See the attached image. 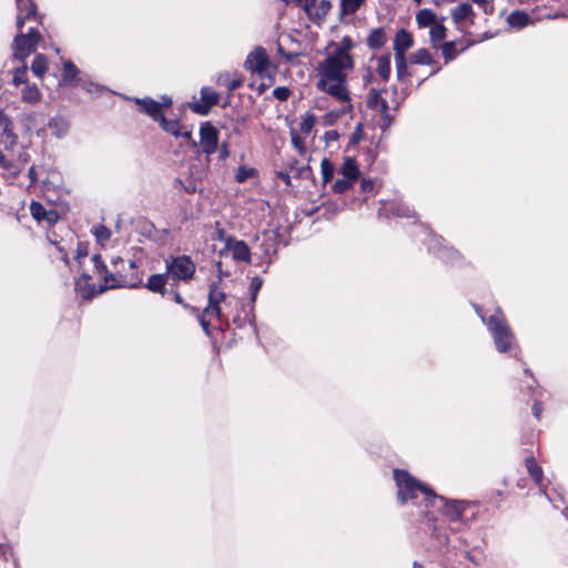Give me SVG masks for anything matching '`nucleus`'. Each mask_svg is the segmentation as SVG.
<instances>
[{"mask_svg":"<svg viewBox=\"0 0 568 568\" xmlns=\"http://www.w3.org/2000/svg\"><path fill=\"white\" fill-rule=\"evenodd\" d=\"M355 42L349 36L339 42L327 45L326 57L316 68V88L342 103V112L352 110L351 93L347 87V73L355 67L352 50Z\"/></svg>","mask_w":568,"mask_h":568,"instance_id":"nucleus-1","label":"nucleus"},{"mask_svg":"<svg viewBox=\"0 0 568 568\" xmlns=\"http://www.w3.org/2000/svg\"><path fill=\"white\" fill-rule=\"evenodd\" d=\"M75 260L84 278H98L102 282V288L115 287H136L140 285L141 280L130 281L126 274L123 273L125 262L122 257L118 256L112 258V271H108L99 255L89 257L88 245L79 243L77 247Z\"/></svg>","mask_w":568,"mask_h":568,"instance_id":"nucleus-2","label":"nucleus"},{"mask_svg":"<svg viewBox=\"0 0 568 568\" xmlns=\"http://www.w3.org/2000/svg\"><path fill=\"white\" fill-rule=\"evenodd\" d=\"M395 481L397 485V497L400 503H406L408 499H416L419 495L428 505L443 508L444 515L450 523H458L462 520L465 511V504L460 501H446L444 498L438 497L426 485L419 483L412 477L407 471L396 469L394 471Z\"/></svg>","mask_w":568,"mask_h":568,"instance_id":"nucleus-3","label":"nucleus"},{"mask_svg":"<svg viewBox=\"0 0 568 568\" xmlns=\"http://www.w3.org/2000/svg\"><path fill=\"white\" fill-rule=\"evenodd\" d=\"M17 3V28L20 31L13 40V57L23 61L32 52L36 51L37 45L41 39V34L34 28L30 27L27 33L22 32L26 21H38L36 4L32 0H16Z\"/></svg>","mask_w":568,"mask_h":568,"instance_id":"nucleus-4","label":"nucleus"},{"mask_svg":"<svg viewBox=\"0 0 568 568\" xmlns=\"http://www.w3.org/2000/svg\"><path fill=\"white\" fill-rule=\"evenodd\" d=\"M30 161L28 148L18 143L16 134L0 141V169L16 179Z\"/></svg>","mask_w":568,"mask_h":568,"instance_id":"nucleus-5","label":"nucleus"},{"mask_svg":"<svg viewBox=\"0 0 568 568\" xmlns=\"http://www.w3.org/2000/svg\"><path fill=\"white\" fill-rule=\"evenodd\" d=\"M234 297L229 296L219 283H213L209 292V304L199 315V322L206 335L210 334V323L213 318L222 320L224 316L222 304L225 308L232 306Z\"/></svg>","mask_w":568,"mask_h":568,"instance_id":"nucleus-6","label":"nucleus"},{"mask_svg":"<svg viewBox=\"0 0 568 568\" xmlns=\"http://www.w3.org/2000/svg\"><path fill=\"white\" fill-rule=\"evenodd\" d=\"M487 326L494 337L497 351L500 353L509 351L514 343V335L500 310H497L496 313L488 318Z\"/></svg>","mask_w":568,"mask_h":568,"instance_id":"nucleus-7","label":"nucleus"},{"mask_svg":"<svg viewBox=\"0 0 568 568\" xmlns=\"http://www.w3.org/2000/svg\"><path fill=\"white\" fill-rule=\"evenodd\" d=\"M270 58L266 50L258 47L255 48L246 58L244 67L251 73L258 75L261 79H268L272 82V72L270 68Z\"/></svg>","mask_w":568,"mask_h":568,"instance_id":"nucleus-8","label":"nucleus"},{"mask_svg":"<svg viewBox=\"0 0 568 568\" xmlns=\"http://www.w3.org/2000/svg\"><path fill=\"white\" fill-rule=\"evenodd\" d=\"M384 94H387V91L372 89L367 97V106L382 115V128L386 129L392 123V115L389 114V111L392 109L396 110L399 104L398 102H395L390 105Z\"/></svg>","mask_w":568,"mask_h":568,"instance_id":"nucleus-9","label":"nucleus"},{"mask_svg":"<svg viewBox=\"0 0 568 568\" xmlns=\"http://www.w3.org/2000/svg\"><path fill=\"white\" fill-rule=\"evenodd\" d=\"M195 272V264L185 255L178 256L168 263V273L172 278L187 281Z\"/></svg>","mask_w":568,"mask_h":568,"instance_id":"nucleus-10","label":"nucleus"},{"mask_svg":"<svg viewBox=\"0 0 568 568\" xmlns=\"http://www.w3.org/2000/svg\"><path fill=\"white\" fill-rule=\"evenodd\" d=\"M219 132L210 123L205 122L200 128V144L204 153L213 154L217 149Z\"/></svg>","mask_w":568,"mask_h":568,"instance_id":"nucleus-11","label":"nucleus"},{"mask_svg":"<svg viewBox=\"0 0 568 568\" xmlns=\"http://www.w3.org/2000/svg\"><path fill=\"white\" fill-rule=\"evenodd\" d=\"M303 9L310 19L320 22L324 20L332 9V3L329 0H305Z\"/></svg>","mask_w":568,"mask_h":568,"instance_id":"nucleus-12","label":"nucleus"},{"mask_svg":"<svg viewBox=\"0 0 568 568\" xmlns=\"http://www.w3.org/2000/svg\"><path fill=\"white\" fill-rule=\"evenodd\" d=\"M219 94L212 90L211 88H203L201 90V99L199 101H194L190 104V108L199 114H206L210 109L217 104Z\"/></svg>","mask_w":568,"mask_h":568,"instance_id":"nucleus-13","label":"nucleus"},{"mask_svg":"<svg viewBox=\"0 0 568 568\" xmlns=\"http://www.w3.org/2000/svg\"><path fill=\"white\" fill-rule=\"evenodd\" d=\"M225 250L231 254L235 261L246 262L251 261V252L244 241H237L229 237L226 240Z\"/></svg>","mask_w":568,"mask_h":568,"instance_id":"nucleus-14","label":"nucleus"},{"mask_svg":"<svg viewBox=\"0 0 568 568\" xmlns=\"http://www.w3.org/2000/svg\"><path fill=\"white\" fill-rule=\"evenodd\" d=\"M140 111L151 116L154 121H160L163 116L162 104L151 98L135 99Z\"/></svg>","mask_w":568,"mask_h":568,"instance_id":"nucleus-15","label":"nucleus"},{"mask_svg":"<svg viewBox=\"0 0 568 568\" xmlns=\"http://www.w3.org/2000/svg\"><path fill=\"white\" fill-rule=\"evenodd\" d=\"M413 43L412 34L404 29L399 30L394 39V54L402 53L404 55L406 51L413 47Z\"/></svg>","mask_w":568,"mask_h":568,"instance_id":"nucleus-16","label":"nucleus"},{"mask_svg":"<svg viewBox=\"0 0 568 568\" xmlns=\"http://www.w3.org/2000/svg\"><path fill=\"white\" fill-rule=\"evenodd\" d=\"M507 22L511 28L523 29L534 23L531 17L521 10H515L507 17Z\"/></svg>","mask_w":568,"mask_h":568,"instance_id":"nucleus-17","label":"nucleus"},{"mask_svg":"<svg viewBox=\"0 0 568 568\" xmlns=\"http://www.w3.org/2000/svg\"><path fill=\"white\" fill-rule=\"evenodd\" d=\"M159 122L161 124V128L165 132H168L176 138H179V136H183L185 139L191 138V132L187 130L182 131L180 123L175 120H166L164 116H162Z\"/></svg>","mask_w":568,"mask_h":568,"instance_id":"nucleus-18","label":"nucleus"},{"mask_svg":"<svg viewBox=\"0 0 568 568\" xmlns=\"http://www.w3.org/2000/svg\"><path fill=\"white\" fill-rule=\"evenodd\" d=\"M376 72L383 81H388L392 72L389 54H384L376 58Z\"/></svg>","mask_w":568,"mask_h":568,"instance_id":"nucleus-19","label":"nucleus"},{"mask_svg":"<svg viewBox=\"0 0 568 568\" xmlns=\"http://www.w3.org/2000/svg\"><path fill=\"white\" fill-rule=\"evenodd\" d=\"M339 173L356 182L359 175V170L356 161L353 158H346L339 169Z\"/></svg>","mask_w":568,"mask_h":568,"instance_id":"nucleus-20","label":"nucleus"},{"mask_svg":"<svg viewBox=\"0 0 568 568\" xmlns=\"http://www.w3.org/2000/svg\"><path fill=\"white\" fill-rule=\"evenodd\" d=\"M217 83L220 85H224L229 91H234L242 85V79L239 74H220L217 78Z\"/></svg>","mask_w":568,"mask_h":568,"instance_id":"nucleus-21","label":"nucleus"},{"mask_svg":"<svg viewBox=\"0 0 568 568\" xmlns=\"http://www.w3.org/2000/svg\"><path fill=\"white\" fill-rule=\"evenodd\" d=\"M21 99L29 104H36L41 100V93L36 84H26L21 91Z\"/></svg>","mask_w":568,"mask_h":568,"instance_id":"nucleus-22","label":"nucleus"},{"mask_svg":"<svg viewBox=\"0 0 568 568\" xmlns=\"http://www.w3.org/2000/svg\"><path fill=\"white\" fill-rule=\"evenodd\" d=\"M474 16V11L470 4L468 3H460L452 11V18L455 23H460L464 20L470 18Z\"/></svg>","mask_w":568,"mask_h":568,"instance_id":"nucleus-23","label":"nucleus"},{"mask_svg":"<svg viewBox=\"0 0 568 568\" xmlns=\"http://www.w3.org/2000/svg\"><path fill=\"white\" fill-rule=\"evenodd\" d=\"M419 28L433 27L436 23V14L429 9L419 10L416 14Z\"/></svg>","mask_w":568,"mask_h":568,"instance_id":"nucleus-24","label":"nucleus"},{"mask_svg":"<svg viewBox=\"0 0 568 568\" xmlns=\"http://www.w3.org/2000/svg\"><path fill=\"white\" fill-rule=\"evenodd\" d=\"M385 42H386V34H385V31L381 28L374 29L367 39L368 47L372 49H378V48L383 47L385 44Z\"/></svg>","mask_w":568,"mask_h":568,"instance_id":"nucleus-25","label":"nucleus"},{"mask_svg":"<svg viewBox=\"0 0 568 568\" xmlns=\"http://www.w3.org/2000/svg\"><path fill=\"white\" fill-rule=\"evenodd\" d=\"M48 70V60L43 54H38L32 61L31 71L38 78H42Z\"/></svg>","mask_w":568,"mask_h":568,"instance_id":"nucleus-26","label":"nucleus"},{"mask_svg":"<svg viewBox=\"0 0 568 568\" xmlns=\"http://www.w3.org/2000/svg\"><path fill=\"white\" fill-rule=\"evenodd\" d=\"M316 123V118L312 113H306L302 116L300 123V132L304 136H310Z\"/></svg>","mask_w":568,"mask_h":568,"instance_id":"nucleus-27","label":"nucleus"},{"mask_svg":"<svg viewBox=\"0 0 568 568\" xmlns=\"http://www.w3.org/2000/svg\"><path fill=\"white\" fill-rule=\"evenodd\" d=\"M526 467L529 475L534 478V480L540 485L542 479V469L537 465L535 458L528 457L526 458Z\"/></svg>","mask_w":568,"mask_h":568,"instance_id":"nucleus-28","label":"nucleus"},{"mask_svg":"<svg viewBox=\"0 0 568 568\" xmlns=\"http://www.w3.org/2000/svg\"><path fill=\"white\" fill-rule=\"evenodd\" d=\"M165 282V275L155 274L149 277L146 287L152 292L161 293L164 288Z\"/></svg>","mask_w":568,"mask_h":568,"instance_id":"nucleus-29","label":"nucleus"},{"mask_svg":"<svg viewBox=\"0 0 568 568\" xmlns=\"http://www.w3.org/2000/svg\"><path fill=\"white\" fill-rule=\"evenodd\" d=\"M80 71L70 60L63 62V82L69 83L77 79Z\"/></svg>","mask_w":568,"mask_h":568,"instance_id":"nucleus-30","label":"nucleus"},{"mask_svg":"<svg viewBox=\"0 0 568 568\" xmlns=\"http://www.w3.org/2000/svg\"><path fill=\"white\" fill-rule=\"evenodd\" d=\"M430 41L435 45L436 43L440 42L446 37V28L443 23H435L433 27H430L429 31Z\"/></svg>","mask_w":568,"mask_h":568,"instance_id":"nucleus-31","label":"nucleus"},{"mask_svg":"<svg viewBox=\"0 0 568 568\" xmlns=\"http://www.w3.org/2000/svg\"><path fill=\"white\" fill-rule=\"evenodd\" d=\"M321 171L324 183H328L333 180L335 173V166L328 159H323L321 162Z\"/></svg>","mask_w":568,"mask_h":568,"instance_id":"nucleus-32","label":"nucleus"},{"mask_svg":"<svg viewBox=\"0 0 568 568\" xmlns=\"http://www.w3.org/2000/svg\"><path fill=\"white\" fill-rule=\"evenodd\" d=\"M365 0H341V11L343 14L355 13Z\"/></svg>","mask_w":568,"mask_h":568,"instance_id":"nucleus-33","label":"nucleus"},{"mask_svg":"<svg viewBox=\"0 0 568 568\" xmlns=\"http://www.w3.org/2000/svg\"><path fill=\"white\" fill-rule=\"evenodd\" d=\"M395 64H396V72H397V79L403 80L408 75L407 72V62L405 54L402 53L395 54Z\"/></svg>","mask_w":568,"mask_h":568,"instance_id":"nucleus-34","label":"nucleus"},{"mask_svg":"<svg viewBox=\"0 0 568 568\" xmlns=\"http://www.w3.org/2000/svg\"><path fill=\"white\" fill-rule=\"evenodd\" d=\"M306 138L307 136L302 135L295 130H291L292 144L298 151L300 154H304L306 152Z\"/></svg>","mask_w":568,"mask_h":568,"instance_id":"nucleus-35","label":"nucleus"},{"mask_svg":"<svg viewBox=\"0 0 568 568\" xmlns=\"http://www.w3.org/2000/svg\"><path fill=\"white\" fill-rule=\"evenodd\" d=\"M97 242L104 246L111 237V231L104 225H98L93 231Z\"/></svg>","mask_w":568,"mask_h":568,"instance_id":"nucleus-36","label":"nucleus"},{"mask_svg":"<svg viewBox=\"0 0 568 568\" xmlns=\"http://www.w3.org/2000/svg\"><path fill=\"white\" fill-rule=\"evenodd\" d=\"M412 61L416 64H432L433 58L428 50L419 49L412 55Z\"/></svg>","mask_w":568,"mask_h":568,"instance_id":"nucleus-37","label":"nucleus"},{"mask_svg":"<svg viewBox=\"0 0 568 568\" xmlns=\"http://www.w3.org/2000/svg\"><path fill=\"white\" fill-rule=\"evenodd\" d=\"M49 126L57 136H62L68 130V123L60 118L52 119Z\"/></svg>","mask_w":568,"mask_h":568,"instance_id":"nucleus-38","label":"nucleus"},{"mask_svg":"<svg viewBox=\"0 0 568 568\" xmlns=\"http://www.w3.org/2000/svg\"><path fill=\"white\" fill-rule=\"evenodd\" d=\"M0 130L2 138L14 134L12 131V123L2 110H0Z\"/></svg>","mask_w":568,"mask_h":568,"instance_id":"nucleus-39","label":"nucleus"},{"mask_svg":"<svg viewBox=\"0 0 568 568\" xmlns=\"http://www.w3.org/2000/svg\"><path fill=\"white\" fill-rule=\"evenodd\" d=\"M355 182L348 178L343 176L342 179H337L333 185V189L337 193H344L348 189L353 186Z\"/></svg>","mask_w":568,"mask_h":568,"instance_id":"nucleus-40","label":"nucleus"},{"mask_svg":"<svg viewBox=\"0 0 568 568\" xmlns=\"http://www.w3.org/2000/svg\"><path fill=\"white\" fill-rule=\"evenodd\" d=\"M442 53L447 62L454 60L457 57V52L455 50V42H445L442 45Z\"/></svg>","mask_w":568,"mask_h":568,"instance_id":"nucleus-41","label":"nucleus"},{"mask_svg":"<svg viewBox=\"0 0 568 568\" xmlns=\"http://www.w3.org/2000/svg\"><path fill=\"white\" fill-rule=\"evenodd\" d=\"M30 212L33 219L37 221H42V219L47 215V210L43 207L42 204L38 202H32L30 205Z\"/></svg>","mask_w":568,"mask_h":568,"instance_id":"nucleus-42","label":"nucleus"},{"mask_svg":"<svg viewBox=\"0 0 568 568\" xmlns=\"http://www.w3.org/2000/svg\"><path fill=\"white\" fill-rule=\"evenodd\" d=\"M12 82L14 85L27 83V65L23 64L21 68H17L13 74Z\"/></svg>","mask_w":568,"mask_h":568,"instance_id":"nucleus-43","label":"nucleus"},{"mask_svg":"<svg viewBox=\"0 0 568 568\" xmlns=\"http://www.w3.org/2000/svg\"><path fill=\"white\" fill-rule=\"evenodd\" d=\"M394 214L397 215V216H407V217H410L413 216V211L409 209L408 205H405V204H397L395 210H394Z\"/></svg>","mask_w":568,"mask_h":568,"instance_id":"nucleus-44","label":"nucleus"},{"mask_svg":"<svg viewBox=\"0 0 568 568\" xmlns=\"http://www.w3.org/2000/svg\"><path fill=\"white\" fill-rule=\"evenodd\" d=\"M273 94L280 101H285L290 97V90L285 87H277L274 89Z\"/></svg>","mask_w":568,"mask_h":568,"instance_id":"nucleus-45","label":"nucleus"},{"mask_svg":"<svg viewBox=\"0 0 568 568\" xmlns=\"http://www.w3.org/2000/svg\"><path fill=\"white\" fill-rule=\"evenodd\" d=\"M252 173H253L252 169H247L245 166H241L237 170L236 180L239 182H244L245 180H247L252 175Z\"/></svg>","mask_w":568,"mask_h":568,"instance_id":"nucleus-46","label":"nucleus"},{"mask_svg":"<svg viewBox=\"0 0 568 568\" xmlns=\"http://www.w3.org/2000/svg\"><path fill=\"white\" fill-rule=\"evenodd\" d=\"M77 85L82 87L88 92H94L98 89V85H95L94 83L89 82L82 78L77 79Z\"/></svg>","mask_w":568,"mask_h":568,"instance_id":"nucleus-47","label":"nucleus"},{"mask_svg":"<svg viewBox=\"0 0 568 568\" xmlns=\"http://www.w3.org/2000/svg\"><path fill=\"white\" fill-rule=\"evenodd\" d=\"M262 286V281L258 278H254L251 283V293H252V302L255 301L256 295Z\"/></svg>","mask_w":568,"mask_h":568,"instance_id":"nucleus-48","label":"nucleus"},{"mask_svg":"<svg viewBox=\"0 0 568 568\" xmlns=\"http://www.w3.org/2000/svg\"><path fill=\"white\" fill-rule=\"evenodd\" d=\"M59 216L55 211L50 210L47 212V215L42 219V221L48 222V224H54L58 221Z\"/></svg>","mask_w":568,"mask_h":568,"instance_id":"nucleus-49","label":"nucleus"},{"mask_svg":"<svg viewBox=\"0 0 568 568\" xmlns=\"http://www.w3.org/2000/svg\"><path fill=\"white\" fill-rule=\"evenodd\" d=\"M361 187L364 192H371L374 189V182L372 180H363L361 183Z\"/></svg>","mask_w":568,"mask_h":568,"instance_id":"nucleus-50","label":"nucleus"},{"mask_svg":"<svg viewBox=\"0 0 568 568\" xmlns=\"http://www.w3.org/2000/svg\"><path fill=\"white\" fill-rule=\"evenodd\" d=\"M174 300L176 303L182 304L185 308H190L193 313H196L194 307H190L189 305L184 304L183 298L179 293L175 294Z\"/></svg>","mask_w":568,"mask_h":568,"instance_id":"nucleus-51","label":"nucleus"},{"mask_svg":"<svg viewBox=\"0 0 568 568\" xmlns=\"http://www.w3.org/2000/svg\"><path fill=\"white\" fill-rule=\"evenodd\" d=\"M532 414L534 416L539 419L540 418V415H541V407L539 405V403H535L534 406H532Z\"/></svg>","mask_w":568,"mask_h":568,"instance_id":"nucleus-52","label":"nucleus"},{"mask_svg":"<svg viewBox=\"0 0 568 568\" xmlns=\"http://www.w3.org/2000/svg\"><path fill=\"white\" fill-rule=\"evenodd\" d=\"M29 178H30V181H31L32 184L37 182L38 175H37V171H36L34 166L30 168V170H29Z\"/></svg>","mask_w":568,"mask_h":568,"instance_id":"nucleus-53","label":"nucleus"},{"mask_svg":"<svg viewBox=\"0 0 568 568\" xmlns=\"http://www.w3.org/2000/svg\"><path fill=\"white\" fill-rule=\"evenodd\" d=\"M159 103L162 104V108H169L172 104V99L170 97L164 95L161 98V102Z\"/></svg>","mask_w":568,"mask_h":568,"instance_id":"nucleus-54","label":"nucleus"},{"mask_svg":"<svg viewBox=\"0 0 568 568\" xmlns=\"http://www.w3.org/2000/svg\"><path fill=\"white\" fill-rule=\"evenodd\" d=\"M456 0H434L436 6H442L449 2H455Z\"/></svg>","mask_w":568,"mask_h":568,"instance_id":"nucleus-55","label":"nucleus"},{"mask_svg":"<svg viewBox=\"0 0 568 568\" xmlns=\"http://www.w3.org/2000/svg\"><path fill=\"white\" fill-rule=\"evenodd\" d=\"M475 4H478L480 7L485 6L487 3V0H471Z\"/></svg>","mask_w":568,"mask_h":568,"instance_id":"nucleus-56","label":"nucleus"},{"mask_svg":"<svg viewBox=\"0 0 568 568\" xmlns=\"http://www.w3.org/2000/svg\"><path fill=\"white\" fill-rule=\"evenodd\" d=\"M227 155V150L226 148H223L222 152H221V158H225Z\"/></svg>","mask_w":568,"mask_h":568,"instance_id":"nucleus-57","label":"nucleus"},{"mask_svg":"<svg viewBox=\"0 0 568 568\" xmlns=\"http://www.w3.org/2000/svg\"><path fill=\"white\" fill-rule=\"evenodd\" d=\"M62 260L65 262V264H68V263H69V258H68L67 253H63V255H62Z\"/></svg>","mask_w":568,"mask_h":568,"instance_id":"nucleus-58","label":"nucleus"},{"mask_svg":"<svg viewBox=\"0 0 568 568\" xmlns=\"http://www.w3.org/2000/svg\"><path fill=\"white\" fill-rule=\"evenodd\" d=\"M128 265H129V267H130V268H132V270H133V268H135V263H134L133 261H130V262L128 263Z\"/></svg>","mask_w":568,"mask_h":568,"instance_id":"nucleus-59","label":"nucleus"},{"mask_svg":"<svg viewBox=\"0 0 568 568\" xmlns=\"http://www.w3.org/2000/svg\"><path fill=\"white\" fill-rule=\"evenodd\" d=\"M413 568H424V567L418 562H414Z\"/></svg>","mask_w":568,"mask_h":568,"instance_id":"nucleus-60","label":"nucleus"},{"mask_svg":"<svg viewBox=\"0 0 568 568\" xmlns=\"http://www.w3.org/2000/svg\"><path fill=\"white\" fill-rule=\"evenodd\" d=\"M564 514L568 518V508L564 511Z\"/></svg>","mask_w":568,"mask_h":568,"instance_id":"nucleus-61","label":"nucleus"},{"mask_svg":"<svg viewBox=\"0 0 568 568\" xmlns=\"http://www.w3.org/2000/svg\"><path fill=\"white\" fill-rule=\"evenodd\" d=\"M53 175H55V176H57V179H60V175H59V173H57V172H53Z\"/></svg>","mask_w":568,"mask_h":568,"instance_id":"nucleus-62","label":"nucleus"},{"mask_svg":"<svg viewBox=\"0 0 568 568\" xmlns=\"http://www.w3.org/2000/svg\"><path fill=\"white\" fill-rule=\"evenodd\" d=\"M53 175H55V176H57V179H60V175H59V173H57V172H53Z\"/></svg>","mask_w":568,"mask_h":568,"instance_id":"nucleus-63","label":"nucleus"},{"mask_svg":"<svg viewBox=\"0 0 568 568\" xmlns=\"http://www.w3.org/2000/svg\"><path fill=\"white\" fill-rule=\"evenodd\" d=\"M53 175H55V176H57V179H60V175H59V173H57V172H53Z\"/></svg>","mask_w":568,"mask_h":568,"instance_id":"nucleus-64","label":"nucleus"}]
</instances>
